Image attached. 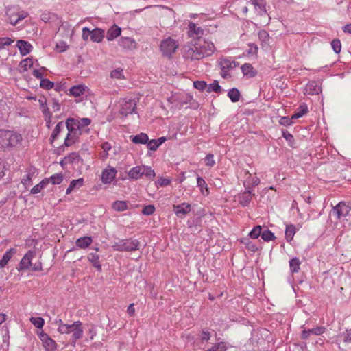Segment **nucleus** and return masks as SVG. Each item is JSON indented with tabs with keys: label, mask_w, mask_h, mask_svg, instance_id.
<instances>
[{
	"label": "nucleus",
	"mask_w": 351,
	"mask_h": 351,
	"mask_svg": "<svg viewBox=\"0 0 351 351\" xmlns=\"http://www.w3.org/2000/svg\"><path fill=\"white\" fill-rule=\"evenodd\" d=\"M90 123L91 119L89 118L67 119L65 125L68 130V134L64 140V145L66 147L72 145L82 132H88V130L86 128Z\"/></svg>",
	"instance_id": "f257e3e1"
},
{
	"label": "nucleus",
	"mask_w": 351,
	"mask_h": 351,
	"mask_svg": "<svg viewBox=\"0 0 351 351\" xmlns=\"http://www.w3.org/2000/svg\"><path fill=\"white\" fill-rule=\"evenodd\" d=\"M20 135L10 130H0V149L12 147L17 145Z\"/></svg>",
	"instance_id": "f03ea898"
},
{
	"label": "nucleus",
	"mask_w": 351,
	"mask_h": 351,
	"mask_svg": "<svg viewBox=\"0 0 351 351\" xmlns=\"http://www.w3.org/2000/svg\"><path fill=\"white\" fill-rule=\"evenodd\" d=\"M140 242L135 239H118L113 242L112 247L115 251L132 252L139 249Z\"/></svg>",
	"instance_id": "7ed1b4c3"
},
{
	"label": "nucleus",
	"mask_w": 351,
	"mask_h": 351,
	"mask_svg": "<svg viewBox=\"0 0 351 351\" xmlns=\"http://www.w3.org/2000/svg\"><path fill=\"white\" fill-rule=\"evenodd\" d=\"M25 269L34 271H40L42 269V264L39 261L35 251L29 250V252L23 256V270Z\"/></svg>",
	"instance_id": "20e7f679"
},
{
	"label": "nucleus",
	"mask_w": 351,
	"mask_h": 351,
	"mask_svg": "<svg viewBox=\"0 0 351 351\" xmlns=\"http://www.w3.org/2000/svg\"><path fill=\"white\" fill-rule=\"evenodd\" d=\"M183 56L188 60H199L204 58V53L201 50H199V48L193 40L191 43L184 47Z\"/></svg>",
	"instance_id": "39448f33"
},
{
	"label": "nucleus",
	"mask_w": 351,
	"mask_h": 351,
	"mask_svg": "<svg viewBox=\"0 0 351 351\" xmlns=\"http://www.w3.org/2000/svg\"><path fill=\"white\" fill-rule=\"evenodd\" d=\"M178 47V42L171 38H167L163 40L160 45V51L164 56L171 57Z\"/></svg>",
	"instance_id": "423d86ee"
},
{
	"label": "nucleus",
	"mask_w": 351,
	"mask_h": 351,
	"mask_svg": "<svg viewBox=\"0 0 351 351\" xmlns=\"http://www.w3.org/2000/svg\"><path fill=\"white\" fill-rule=\"evenodd\" d=\"M196 45L204 53V58L212 56L215 51L214 43L206 39H199L194 40Z\"/></svg>",
	"instance_id": "0eeeda50"
},
{
	"label": "nucleus",
	"mask_w": 351,
	"mask_h": 351,
	"mask_svg": "<svg viewBox=\"0 0 351 351\" xmlns=\"http://www.w3.org/2000/svg\"><path fill=\"white\" fill-rule=\"evenodd\" d=\"M37 335L45 351H55L57 349L56 342L43 330L38 332Z\"/></svg>",
	"instance_id": "6e6552de"
},
{
	"label": "nucleus",
	"mask_w": 351,
	"mask_h": 351,
	"mask_svg": "<svg viewBox=\"0 0 351 351\" xmlns=\"http://www.w3.org/2000/svg\"><path fill=\"white\" fill-rule=\"evenodd\" d=\"M136 108V101L135 99L131 97L124 98L121 102L120 113L127 116L132 114Z\"/></svg>",
	"instance_id": "1a4fd4ad"
},
{
	"label": "nucleus",
	"mask_w": 351,
	"mask_h": 351,
	"mask_svg": "<svg viewBox=\"0 0 351 351\" xmlns=\"http://www.w3.org/2000/svg\"><path fill=\"white\" fill-rule=\"evenodd\" d=\"M221 69V76L223 78L230 77L229 71L236 67L237 64L234 61L227 58H221L219 62Z\"/></svg>",
	"instance_id": "9d476101"
},
{
	"label": "nucleus",
	"mask_w": 351,
	"mask_h": 351,
	"mask_svg": "<svg viewBox=\"0 0 351 351\" xmlns=\"http://www.w3.org/2000/svg\"><path fill=\"white\" fill-rule=\"evenodd\" d=\"M204 34V29L195 23L190 22L188 25L187 34L189 38H192L193 40L202 39V37Z\"/></svg>",
	"instance_id": "9b49d317"
},
{
	"label": "nucleus",
	"mask_w": 351,
	"mask_h": 351,
	"mask_svg": "<svg viewBox=\"0 0 351 351\" xmlns=\"http://www.w3.org/2000/svg\"><path fill=\"white\" fill-rule=\"evenodd\" d=\"M128 176H155V173L154 170L151 169V167L147 166H137L132 168Z\"/></svg>",
	"instance_id": "f8f14e48"
},
{
	"label": "nucleus",
	"mask_w": 351,
	"mask_h": 351,
	"mask_svg": "<svg viewBox=\"0 0 351 351\" xmlns=\"http://www.w3.org/2000/svg\"><path fill=\"white\" fill-rule=\"evenodd\" d=\"M350 210V208L344 202H341L333 208L332 212V215L337 216V218L339 219L347 216Z\"/></svg>",
	"instance_id": "ddd939ff"
},
{
	"label": "nucleus",
	"mask_w": 351,
	"mask_h": 351,
	"mask_svg": "<svg viewBox=\"0 0 351 351\" xmlns=\"http://www.w3.org/2000/svg\"><path fill=\"white\" fill-rule=\"evenodd\" d=\"M191 210V206L188 203L173 205V211L178 217H184Z\"/></svg>",
	"instance_id": "4468645a"
},
{
	"label": "nucleus",
	"mask_w": 351,
	"mask_h": 351,
	"mask_svg": "<svg viewBox=\"0 0 351 351\" xmlns=\"http://www.w3.org/2000/svg\"><path fill=\"white\" fill-rule=\"evenodd\" d=\"M302 328L303 330L301 333V337L303 339H308L311 335H321L326 331V328L324 326H315L311 329H306L303 326Z\"/></svg>",
	"instance_id": "2eb2a0df"
},
{
	"label": "nucleus",
	"mask_w": 351,
	"mask_h": 351,
	"mask_svg": "<svg viewBox=\"0 0 351 351\" xmlns=\"http://www.w3.org/2000/svg\"><path fill=\"white\" fill-rule=\"evenodd\" d=\"M82 322L80 321H76L73 322V328L72 329V335L71 338V343L73 346H75V342L77 339H80L83 336V329L82 328Z\"/></svg>",
	"instance_id": "dca6fc26"
},
{
	"label": "nucleus",
	"mask_w": 351,
	"mask_h": 351,
	"mask_svg": "<svg viewBox=\"0 0 351 351\" xmlns=\"http://www.w3.org/2000/svg\"><path fill=\"white\" fill-rule=\"evenodd\" d=\"M6 16L8 17L7 21L12 25H15L21 17L19 14V9L16 7L8 8Z\"/></svg>",
	"instance_id": "f3484780"
},
{
	"label": "nucleus",
	"mask_w": 351,
	"mask_h": 351,
	"mask_svg": "<svg viewBox=\"0 0 351 351\" xmlns=\"http://www.w3.org/2000/svg\"><path fill=\"white\" fill-rule=\"evenodd\" d=\"M119 45L127 50H133L137 47V43L134 39L130 37H121L119 40Z\"/></svg>",
	"instance_id": "a211bd4d"
},
{
	"label": "nucleus",
	"mask_w": 351,
	"mask_h": 351,
	"mask_svg": "<svg viewBox=\"0 0 351 351\" xmlns=\"http://www.w3.org/2000/svg\"><path fill=\"white\" fill-rule=\"evenodd\" d=\"M16 254L17 250L16 248H10L8 250L0 260V268H3L8 264L9 261L11 260L12 258L14 257Z\"/></svg>",
	"instance_id": "6ab92c4d"
},
{
	"label": "nucleus",
	"mask_w": 351,
	"mask_h": 351,
	"mask_svg": "<svg viewBox=\"0 0 351 351\" xmlns=\"http://www.w3.org/2000/svg\"><path fill=\"white\" fill-rule=\"evenodd\" d=\"M249 3L254 6L255 10L261 16L266 14L265 2L264 0H251Z\"/></svg>",
	"instance_id": "aec40b11"
},
{
	"label": "nucleus",
	"mask_w": 351,
	"mask_h": 351,
	"mask_svg": "<svg viewBox=\"0 0 351 351\" xmlns=\"http://www.w3.org/2000/svg\"><path fill=\"white\" fill-rule=\"evenodd\" d=\"M306 91L309 95H318L321 93L322 88L317 82L313 81L306 84Z\"/></svg>",
	"instance_id": "412c9836"
},
{
	"label": "nucleus",
	"mask_w": 351,
	"mask_h": 351,
	"mask_svg": "<svg viewBox=\"0 0 351 351\" xmlns=\"http://www.w3.org/2000/svg\"><path fill=\"white\" fill-rule=\"evenodd\" d=\"M80 160V156L77 152H72L65 156L60 162L62 167L68 164L77 162Z\"/></svg>",
	"instance_id": "4be33fe9"
},
{
	"label": "nucleus",
	"mask_w": 351,
	"mask_h": 351,
	"mask_svg": "<svg viewBox=\"0 0 351 351\" xmlns=\"http://www.w3.org/2000/svg\"><path fill=\"white\" fill-rule=\"evenodd\" d=\"M104 38V31L99 28L91 30L90 40L95 43H101Z\"/></svg>",
	"instance_id": "5701e85b"
},
{
	"label": "nucleus",
	"mask_w": 351,
	"mask_h": 351,
	"mask_svg": "<svg viewBox=\"0 0 351 351\" xmlns=\"http://www.w3.org/2000/svg\"><path fill=\"white\" fill-rule=\"evenodd\" d=\"M121 28L117 25L112 26L107 32L106 38L108 40H113L121 34Z\"/></svg>",
	"instance_id": "b1692460"
},
{
	"label": "nucleus",
	"mask_w": 351,
	"mask_h": 351,
	"mask_svg": "<svg viewBox=\"0 0 351 351\" xmlns=\"http://www.w3.org/2000/svg\"><path fill=\"white\" fill-rule=\"evenodd\" d=\"M87 87L84 84L73 86L69 89V93L72 96L80 97L85 93Z\"/></svg>",
	"instance_id": "393cba45"
},
{
	"label": "nucleus",
	"mask_w": 351,
	"mask_h": 351,
	"mask_svg": "<svg viewBox=\"0 0 351 351\" xmlns=\"http://www.w3.org/2000/svg\"><path fill=\"white\" fill-rule=\"evenodd\" d=\"M130 138L131 141L135 144H146L149 140L147 134L143 132L136 136H131Z\"/></svg>",
	"instance_id": "a878e982"
},
{
	"label": "nucleus",
	"mask_w": 351,
	"mask_h": 351,
	"mask_svg": "<svg viewBox=\"0 0 351 351\" xmlns=\"http://www.w3.org/2000/svg\"><path fill=\"white\" fill-rule=\"evenodd\" d=\"M93 242V239L90 237H80L76 241V245L82 249L88 247Z\"/></svg>",
	"instance_id": "bb28decb"
},
{
	"label": "nucleus",
	"mask_w": 351,
	"mask_h": 351,
	"mask_svg": "<svg viewBox=\"0 0 351 351\" xmlns=\"http://www.w3.org/2000/svg\"><path fill=\"white\" fill-rule=\"evenodd\" d=\"M252 199V195L250 191H245L239 197V203L243 206H247Z\"/></svg>",
	"instance_id": "cd10ccee"
},
{
	"label": "nucleus",
	"mask_w": 351,
	"mask_h": 351,
	"mask_svg": "<svg viewBox=\"0 0 351 351\" xmlns=\"http://www.w3.org/2000/svg\"><path fill=\"white\" fill-rule=\"evenodd\" d=\"M296 232L295 226L293 224H289L286 226L285 238L287 242H291Z\"/></svg>",
	"instance_id": "c85d7f7f"
},
{
	"label": "nucleus",
	"mask_w": 351,
	"mask_h": 351,
	"mask_svg": "<svg viewBox=\"0 0 351 351\" xmlns=\"http://www.w3.org/2000/svg\"><path fill=\"white\" fill-rule=\"evenodd\" d=\"M241 71L244 75H247L250 77L255 76L256 74V71L254 69L253 66L248 63L242 65Z\"/></svg>",
	"instance_id": "c756f323"
},
{
	"label": "nucleus",
	"mask_w": 351,
	"mask_h": 351,
	"mask_svg": "<svg viewBox=\"0 0 351 351\" xmlns=\"http://www.w3.org/2000/svg\"><path fill=\"white\" fill-rule=\"evenodd\" d=\"M84 180L80 178L77 180H73L71 182L69 187L66 191V194L71 193L75 189L80 188L83 185Z\"/></svg>",
	"instance_id": "7c9ffc66"
},
{
	"label": "nucleus",
	"mask_w": 351,
	"mask_h": 351,
	"mask_svg": "<svg viewBox=\"0 0 351 351\" xmlns=\"http://www.w3.org/2000/svg\"><path fill=\"white\" fill-rule=\"evenodd\" d=\"M88 260L93 264V265L99 270L101 269V265L99 263V256L95 253H90L88 255Z\"/></svg>",
	"instance_id": "2f4dec72"
},
{
	"label": "nucleus",
	"mask_w": 351,
	"mask_h": 351,
	"mask_svg": "<svg viewBox=\"0 0 351 351\" xmlns=\"http://www.w3.org/2000/svg\"><path fill=\"white\" fill-rule=\"evenodd\" d=\"M308 107L306 104H303L300 106L295 112L291 116V119H295L303 117L308 112Z\"/></svg>",
	"instance_id": "473e14b6"
},
{
	"label": "nucleus",
	"mask_w": 351,
	"mask_h": 351,
	"mask_svg": "<svg viewBox=\"0 0 351 351\" xmlns=\"http://www.w3.org/2000/svg\"><path fill=\"white\" fill-rule=\"evenodd\" d=\"M64 127V123L63 121L59 122L55 127L54 130L52 132V134L50 137V141L53 143L58 136L59 134L62 131V130Z\"/></svg>",
	"instance_id": "72a5a7b5"
},
{
	"label": "nucleus",
	"mask_w": 351,
	"mask_h": 351,
	"mask_svg": "<svg viewBox=\"0 0 351 351\" xmlns=\"http://www.w3.org/2000/svg\"><path fill=\"white\" fill-rule=\"evenodd\" d=\"M112 208L116 211H124L128 210V205L125 201H115L112 204Z\"/></svg>",
	"instance_id": "f704fd0d"
},
{
	"label": "nucleus",
	"mask_w": 351,
	"mask_h": 351,
	"mask_svg": "<svg viewBox=\"0 0 351 351\" xmlns=\"http://www.w3.org/2000/svg\"><path fill=\"white\" fill-rule=\"evenodd\" d=\"M300 261L298 258H293L289 261V267L291 272L297 273L300 267Z\"/></svg>",
	"instance_id": "c9c22d12"
},
{
	"label": "nucleus",
	"mask_w": 351,
	"mask_h": 351,
	"mask_svg": "<svg viewBox=\"0 0 351 351\" xmlns=\"http://www.w3.org/2000/svg\"><path fill=\"white\" fill-rule=\"evenodd\" d=\"M197 186L200 189L201 192L204 195L208 194V189L207 187L205 180L202 177H197Z\"/></svg>",
	"instance_id": "e433bc0d"
},
{
	"label": "nucleus",
	"mask_w": 351,
	"mask_h": 351,
	"mask_svg": "<svg viewBox=\"0 0 351 351\" xmlns=\"http://www.w3.org/2000/svg\"><path fill=\"white\" fill-rule=\"evenodd\" d=\"M30 322L36 328L39 329H42L45 324L44 319L40 317H32Z\"/></svg>",
	"instance_id": "4c0bfd02"
},
{
	"label": "nucleus",
	"mask_w": 351,
	"mask_h": 351,
	"mask_svg": "<svg viewBox=\"0 0 351 351\" xmlns=\"http://www.w3.org/2000/svg\"><path fill=\"white\" fill-rule=\"evenodd\" d=\"M228 96L232 102H237L240 99V93L237 88H232L228 93Z\"/></svg>",
	"instance_id": "58836bf2"
},
{
	"label": "nucleus",
	"mask_w": 351,
	"mask_h": 351,
	"mask_svg": "<svg viewBox=\"0 0 351 351\" xmlns=\"http://www.w3.org/2000/svg\"><path fill=\"white\" fill-rule=\"evenodd\" d=\"M110 77L115 80L125 79L123 69L118 68L112 70L110 72Z\"/></svg>",
	"instance_id": "ea45409f"
},
{
	"label": "nucleus",
	"mask_w": 351,
	"mask_h": 351,
	"mask_svg": "<svg viewBox=\"0 0 351 351\" xmlns=\"http://www.w3.org/2000/svg\"><path fill=\"white\" fill-rule=\"evenodd\" d=\"M39 104L43 109V112L45 116H51L49 108L47 107V99L45 97H40L38 99Z\"/></svg>",
	"instance_id": "a19ab883"
},
{
	"label": "nucleus",
	"mask_w": 351,
	"mask_h": 351,
	"mask_svg": "<svg viewBox=\"0 0 351 351\" xmlns=\"http://www.w3.org/2000/svg\"><path fill=\"white\" fill-rule=\"evenodd\" d=\"M207 92H215L217 93H220L221 92V88L219 86L217 81H214L213 83L210 84L207 87Z\"/></svg>",
	"instance_id": "79ce46f5"
},
{
	"label": "nucleus",
	"mask_w": 351,
	"mask_h": 351,
	"mask_svg": "<svg viewBox=\"0 0 351 351\" xmlns=\"http://www.w3.org/2000/svg\"><path fill=\"white\" fill-rule=\"evenodd\" d=\"M73 327V323L72 324H65L60 326V328H57V330L60 334H71Z\"/></svg>",
	"instance_id": "37998d69"
},
{
	"label": "nucleus",
	"mask_w": 351,
	"mask_h": 351,
	"mask_svg": "<svg viewBox=\"0 0 351 351\" xmlns=\"http://www.w3.org/2000/svg\"><path fill=\"white\" fill-rule=\"evenodd\" d=\"M261 238L265 241L269 242L270 241L274 240L276 239V237L274 236V233L271 232L269 230H266L262 232Z\"/></svg>",
	"instance_id": "c03bdc74"
},
{
	"label": "nucleus",
	"mask_w": 351,
	"mask_h": 351,
	"mask_svg": "<svg viewBox=\"0 0 351 351\" xmlns=\"http://www.w3.org/2000/svg\"><path fill=\"white\" fill-rule=\"evenodd\" d=\"M35 63H37L36 60H34L30 58L23 59V71H27L29 69L34 68Z\"/></svg>",
	"instance_id": "a18cd8bd"
},
{
	"label": "nucleus",
	"mask_w": 351,
	"mask_h": 351,
	"mask_svg": "<svg viewBox=\"0 0 351 351\" xmlns=\"http://www.w3.org/2000/svg\"><path fill=\"white\" fill-rule=\"evenodd\" d=\"M261 226L258 225L250 231L249 236L252 239H257L259 236H261Z\"/></svg>",
	"instance_id": "49530a36"
},
{
	"label": "nucleus",
	"mask_w": 351,
	"mask_h": 351,
	"mask_svg": "<svg viewBox=\"0 0 351 351\" xmlns=\"http://www.w3.org/2000/svg\"><path fill=\"white\" fill-rule=\"evenodd\" d=\"M40 86L43 88L49 90L53 87L54 84L49 80L44 78L41 79Z\"/></svg>",
	"instance_id": "de8ad7c7"
},
{
	"label": "nucleus",
	"mask_w": 351,
	"mask_h": 351,
	"mask_svg": "<svg viewBox=\"0 0 351 351\" xmlns=\"http://www.w3.org/2000/svg\"><path fill=\"white\" fill-rule=\"evenodd\" d=\"M331 46H332L333 51L336 53H340L341 49V44L339 39L333 40L331 43Z\"/></svg>",
	"instance_id": "09e8293b"
},
{
	"label": "nucleus",
	"mask_w": 351,
	"mask_h": 351,
	"mask_svg": "<svg viewBox=\"0 0 351 351\" xmlns=\"http://www.w3.org/2000/svg\"><path fill=\"white\" fill-rule=\"evenodd\" d=\"M204 160L205 165L208 167H213L215 163L214 160V156L212 154H207L204 158Z\"/></svg>",
	"instance_id": "8fccbe9b"
},
{
	"label": "nucleus",
	"mask_w": 351,
	"mask_h": 351,
	"mask_svg": "<svg viewBox=\"0 0 351 351\" xmlns=\"http://www.w3.org/2000/svg\"><path fill=\"white\" fill-rule=\"evenodd\" d=\"M61 177H50L49 178L43 179L40 183V186L42 187V189L51 180L53 184L56 183V179L60 180Z\"/></svg>",
	"instance_id": "3c124183"
},
{
	"label": "nucleus",
	"mask_w": 351,
	"mask_h": 351,
	"mask_svg": "<svg viewBox=\"0 0 351 351\" xmlns=\"http://www.w3.org/2000/svg\"><path fill=\"white\" fill-rule=\"evenodd\" d=\"M117 171L115 168L108 166L102 172L101 176H115Z\"/></svg>",
	"instance_id": "603ef678"
},
{
	"label": "nucleus",
	"mask_w": 351,
	"mask_h": 351,
	"mask_svg": "<svg viewBox=\"0 0 351 351\" xmlns=\"http://www.w3.org/2000/svg\"><path fill=\"white\" fill-rule=\"evenodd\" d=\"M194 87L199 90H204L207 88L208 85L204 81H195L193 82Z\"/></svg>",
	"instance_id": "864d4df0"
},
{
	"label": "nucleus",
	"mask_w": 351,
	"mask_h": 351,
	"mask_svg": "<svg viewBox=\"0 0 351 351\" xmlns=\"http://www.w3.org/2000/svg\"><path fill=\"white\" fill-rule=\"evenodd\" d=\"M171 182V180L168 178H165L163 177H160L156 182V184L158 186H166L169 185Z\"/></svg>",
	"instance_id": "5fc2aeb1"
},
{
	"label": "nucleus",
	"mask_w": 351,
	"mask_h": 351,
	"mask_svg": "<svg viewBox=\"0 0 351 351\" xmlns=\"http://www.w3.org/2000/svg\"><path fill=\"white\" fill-rule=\"evenodd\" d=\"M147 144L148 149L152 151H156L160 146L156 139H152L149 141H148Z\"/></svg>",
	"instance_id": "6e6d98bb"
},
{
	"label": "nucleus",
	"mask_w": 351,
	"mask_h": 351,
	"mask_svg": "<svg viewBox=\"0 0 351 351\" xmlns=\"http://www.w3.org/2000/svg\"><path fill=\"white\" fill-rule=\"evenodd\" d=\"M154 210H155V207L153 205H147V206H145L143 208L142 213L143 215H150L153 214Z\"/></svg>",
	"instance_id": "4d7b16f0"
},
{
	"label": "nucleus",
	"mask_w": 351,
	"mask_h": 351,
	"mask_svg": "<svg viewBox=\"0 0 351 351\" xmlns=\"http://www.w3.org/2000/svg\"><path fill=\"white\" fill-rule=\"evenodd\" d=\"M32 49L33 47L29 43L23 40V56L29 53Z\"/></svg>",
	"instance_id": "13d9d810"
},
{
	"label": "nucleus",
	"mask_w": 351,
	"mask_h": 351,
	"mask_svg": "<svg viewBox=\"0 0 351 351\" xmlns=\"http://www.w3.org/2000/svg\"><path fill=\"white\" fill-rule=\"evenodd\" d=\"M12 42L13 40H12L10 38H0V49L3 48L6 45H10Z\"/></svg>",
	"instance_id": "bf43d9fd"
},
{
	"label": "nucleus",
	"mask_w": 351,
	"mask_h": 351,
	"mask_svg": "<svg viewBox=\"0 0 351 351\" xmlns=\"http://www.w3.org/2000/svg\"><path fill=\"white\" fill-rule=\"evenodd\" d=\"M45 67H41L40 69H35L34 67L33 68V71H32V74L34 77H36V78H42V76L43 75V71H45Z\"/></svg>",
	"instance_id": "052dcab7"
},
{
	"label": "nucleus",
	"mask_w": 351,
	"mask_h": 351,
	"mask_svg": "<svg viewBox=\"0 0 351 351\" xmlns=\"http://www.w3.org/2000/svg\"><path fill=\"white\" fill-rule=\"evenodd\" d=\"M89 36H91V30L88 27H84L82 29V39L85 41H87Z\"/></svg>",
	"instance_id": "680f3d73"
},
{
	"label": "nucleus",
	"mask_w": 351,
	"mask_h": 351,
	"mask_svg": "<svg viewBox=\"0 0 351 351\" xmlns=\"http://www.w3.org/2000/svg\"><path fill=\"white\" fill-rule=\"evenodd\" d=\"M292 119H291V117L289 118L287 117H281L279 123L280 125H285V126L290 125L291 124H292V121H291Z\"/></svg>",
	"instance_id": "e2e57ef3"
},
{
	"label": "nucleus",
	"mask_w": 351,
	"mask_h": 351,
	"mask_svg": "<svg viewBox=\"0 0 351 351\" xmlns=\"http://www.w3.org/2000/svg\"><path fill=\"white\" fill-rule=\"evenodd\" d=\"M101 147L104 152H105V157H106L108 155V151L112 148L110 143L108 142H104L101 144Z\"/></svg>",
	"instance_id": "0e129e2a"
},
{
	"label": "nucleus",
	"mask_w": 351,
	"mask_h": 351,
	"mask_svg": "<svg viewBox=\"0 0 351 351\" xmlns=\"http://www.w3.org/2000/svg\"><path fill=\"white\" fill-rule=\"evenodd\" d=\"M51 108L53 112H57L60 110V104L56 99H52L51 100Z\"/></svg>",
	"instance_id": "69168bd1"
},
{
	"label": "nucleus",
	"mask_w": 351,
	"mask_h": 351,
	"mask_svg": "<svg viewBox=\"0 0 351 351\" xmlns=\"http://www.w3.org/2000/svg\"><path fill=\"white\" fill-rule=\"evenodd\" d=\"M258 38L263 42H265L268 40L269 34L266 31L262 30L258 32Z\"/></svg>",
	"instance_id": "338daca9"
},
{
	"label": "nucleus",
	"mask_w": 351,
	"mask_h": 351,
	"mask_svg": "<svg viewBox=\"0 0 351 351\" xmlns=\"http://www.w3.org/2000/svg\"><path fill=\"white\" fill-rule=\"evenodd\" d=\"M250 49L248 53L252 55H256L258 52V47L255 44H250Z\"/></svg>",
	"instance_id": "774afa93"
}]
</instances>
